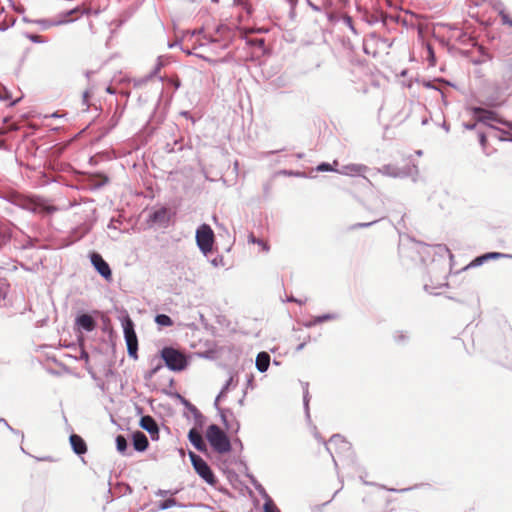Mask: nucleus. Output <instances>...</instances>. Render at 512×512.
<instances>
[{
  "label": "nucleus",
  "instance_id": "f257e3e1",
  "mask_svg": "<svg viewBox=\"0 0 512 512\" xmlns=\"http://www.w3.org/2000/svg\"><path fill=\"white\" fill-rule=\"evenodd\" d=\"M206 438L212 448L220 453H228L231 450V443L225 432L216 424H211L206 431Z\"/></svg>",
  "mask_w": 512,
  "mask_h": 512
},
{
  "label": "nucleus",
  "instance_id": "f03ea898",
  "mask_svg": "<svg viewBox=\"0 0 512 512\" xmlns=\"http://www.w3.org/2000/svg\"><path fill=\"white\" fill-rule=\"evenodd\" d=\"M161 358L171 371H183L188 365L186 355L173 347H164L161 350Z\"/></svg>",
  "mask_w": 512,
  "mask_h": 512
},
{
  "label": "nucleus",
  "instance_id": "7ed1b4c3",
  "mask_svg": "<svg viewBox=\"0 0 512 512\" xmlns=\"http://www.w3.org/2000/svg\"><path fill=\"white\" fill-rule=\"evenodd\" d=\"M122 327L124 333V339L127 345V352L129 357L137 359L138 351V338L135 332L134 323L132 319L127 315L122 320Z\"/></svg>",
  "mask_w": 512,
  "mask_h": 512
},
{
  "label": "nucleus",
  "instance_id": "20e7f679",
  "mask_svg": "<svg viewBox=\"0 0 512 512\" xmlns=\"http://www.w3.org/2000/svg\"><path fill=\"white\" fill-rule=\"evenodd\" d=\"M189 458L191 460V464L196 471V473L209 485H214L216 483V477L209 467V465L204 461L199 455L190 451Z\"/></svg>",
  "mask_w": 512,
  "mask_h": 512
},
{
  "label": "nucleus",
  "instance_id": "39448f33",
  "mask_svg": "<svg viewBox=\"0 0 512 512\" xmlns=\"http://www.w3.org/2000/svg\"><path fill=\"white\" fill-rule=\"evenodd\" d=\"M196 243L199 250L207 255L212 250L214 243V232L208 224L200 225L196 230Z\"/></svg>",
  "mask_w": 512,
  "mask_h": 512
},
{
  "label": "nucleus",
  "instance_id": "423d86ee",
  "mask_svg": "<svg viewBox=\"0 0 512 512\" xmlns=\"http://www.w3.org/2000/svg\"><path fill=\"white\" fill-rule=\"evenodd\" d=\"M325 448L330 453L334 461L335 467H337V461L335 454L350 453L351 445L341 435L335 434L331 436L328 442H325Z\"/></svg>",
  "mask_w": 512,
  "mask_h": 512
},
{
  "label": "nucleus",
  "instance_id": "0eeeda50",
  "mask_svg": "<svg viewBox=\"0 0 512 512\" xmlns=\"http://www.w3.org/2000/svg\"><path fill=\"white\" fill-rule=\"evenodd\" d=\"M470 110L477 122L483 123L491 129H495L494 123L502 124V121H504L492 110L477 106L472 107Z\"/></svg>",
  "mask_w": 512,
  "mask_h": 512
},
{
  "label": "nucleus",
  "instance_id": "6e6552de",
  "mask_svg": "<svg viewBox=\"0 0 512 512\" xmlns=\"http://www.w3.org/2000/svg\"><path fill=\"white\" fill-rule=\"evenodd\" d=\"M412 170H417V167L413 165L412 167L406 166L404 168H399L393 164H386L380 168H377V172L392 178H405L412 174Z\"/></svg>",
  "mask_w": 512,
  "mask_h": 512
},
{
  "label": "nucleus",
  "instance_id": "1a4fd4ad",
  "mask_svg": "<svg viewBox=\"0 0 512 512\" xmlns=\"http://www.w3.org/2000/svg\"><path fill=\"white\" fill-rule=\"evenodd\" d=\"M90 261L95 270L107 281L112 279V271L109 264L97 252L90 254Z\"/></svg>",
  "mask_w": 512,
  "mask_h": 512
},
{
  "label": "nucleus",
  "instance_id": "9d476101",
  "mask_svg": "<svg viewBox=\"0 0 512 512\" xmlns=\"http://www.w3.org/2000/svg\"><path fill=\"white\" fill-rule=\"evenodd\" d=\"M139 425L143 430L150 434L152 440H157L159 438V427L152 416H142Z\"/></svg>",
  "mask_w": 512,
  "mask_h": 512
},
{
  "label": "nucleus",
  "instance_id": "9b49d317",
  "mask_svg": "<svg viewBox=\"0 0 512 512\" xmlns=\"http://www.w3.org/2000/svg\"><path fill=\"white\" fill-rule=\"evenodd\" d=\"M178 398L181 402V404L189 411V413L192 414L195 422V426L197 428H202V426L205 423V417L203 414L198 410V408L193 405L190 401H188L185 397L178 395Z\"/></svg>",
  "mask_w": 512,
  "mask_h": 512
},
{
  "label": "nucleus",
  "instance_id": "f8f14e48",
  "mask_svg": "<svg viewBox=\"0 0 512 512\" xmlns=\"http://www.w3.org/2000/svg\"><path fill=\"white\" fill-rule=\"evenodd\" d=\"M149 220L159 226L166 227L170 221L169 209L161 207L153 211L149 216Z\"/></svg>",
  "mask_w": 512,
  "mask_h": 512
},
{
  "label": "nucleus",
  "instance_id": "ddd939ff",
  "mask_svg": "<svg viewBox=\"0 0 512 512\" xmlns=\"http://www.w3.org/2000/svg\"><path fill=\"white\" fill-rule=\"evenodd\" d=\"M75 324L79 330L91 332L96 328L95 319L89 314H81L76 317Z\"/></svg>",
  "mask_w": 512,
  "mask_h": 512
},
{
  "label": "nucleus",
  "instance_id": "4468645a",
  "mask_svg": "<svg viewBox=\"0 0 512 512\" xmlns=\"http://www.w3.org/2000/svg\"><path fill=\"white\" fill-rule=\"evenodd\" d=\"M369 168L363 164H348L337 170L338 173L347 176H362Z\"/></svg>",
  "mask_w": 512,
  "mask_h": 512
},
{
  "label": "nucleus",
  "instance_id": "2eb2a0df",
  "mask_svg": "<svg viewBox=\"0 0 512 512\" xmlns=\"http://www.w3.org/2000/svg\"><path fill=\"white\" fill-rule=\"evenodd\" d=\"M188 439L190 443L200 452H206L207 451V445L201 435V433L196 429L192 428L190 429L188 433Z\"/></svg>",
  "mask_w": 512,
  "mask_h": 512
},
{
  "label": "nucleus",
  "instance_id": "dca6fc26",
  "mask_svg": "<svg viewBox=\"0 0 512 512\" xmlns=\"http://www.w3.org/2000/svg\"><path fill=\"white\" fill-rule=\"evenodd\" d=\"M38 199L39 198L18 197L15 204L26 211L38 213Z\"/></svg>",
  "mask_w": 512,
  "mask_h": 512
},
{
  "label": "nucleus",
  "instance_id": "f3484780",
  "mask_svg": "<svg viewBox=\"0 0 512 512\" xmlns=\"http://www.w3.org/2000/svg\"><path fill=\"white\" fill-rule=\"evenodd\" d=\"M69 441L75 454L83 455L87 452V445L81 436L77 434H71Z\"/></svg>",
  "mask_w": 512,
  "mask_h": 512
},
{
  "label": "nucleus",
  "instance_id": "a211bd4d",
  "mask_svg": "<svg viewBox=\"0 0 512 512\" xmlns=\"http://www.w3.org/2000/svg\"><path fill=\"white\" fill-rule=\"evenodd\" d=\"M500 258H510L512 259V254H505L500 252H489L486 254H483L473 260V262L470 264V266H479L482 265L484 262L490 259H500Z\"/></svg>",
  "mask_w": 512,
  "mask_h": 512
},
{
  "label": "nucleus",
  "instance_id": "6ab92c4d",
  "mask_svg": "<svg viewBox=\"0 0 512 512\" xmlns=\"http://www.w3.org/2000/svg\"><path fill=\"white\" fill-rule=\"evenodd\" d=\"M134 449L143 452L148 448L149 442L146 435L141 431H136L132 435Z\"/></svg>",
  "mask_w": 512,
  "mask_h": 512
},
{
  "label": "nucleus",
  "instance_id": "aec40b11",
  "mask_svg": "<svg viewBox=\"0 0 512 512\" xmlns=\"http://www.w3.org/2000/svg\"><path fill=\"white\" fill-rule=\"evenodd\" d=\"M255 365L259 372H266L270 365V355L265 351L258 353Z\"/></svg>",
  "mask_w": 512,
  "mask_h": 512
},
{
  "label": "nucleus",
  "instance_id": "412c9836",
  "mask_svg": "<svg viewBox=\"0 0 512 512\" xmlns=\"http://www.w3.org/2000/svg\"><path fill=\"white\" fill-rule=\"evenodd\" d=\"M336 315L332 313L323 314L320 316L314 317L312 320L305 323V326L310 328L312 326H315L317 324L323 323L325 321L334 320L336 319Z\"/></svg>",
  "mask_w": 512,
  "mask_h": 512
},
{
  "label": "nucleus",
  "instance_id": "4be33fe9",
  "mask_svg": "<svg viewBox=\"0 0 512 512\" xmlns=\"http://www.w3.org/2000/svg\"><path fill=\"white\" fill-rule=\"evenodd\" d=\"M37 206H39L38 213H41V214L50 215V214H53L56 211H58V208L56 206L48 204L44 199H41V198L38 199Z\"/></svg>",
  "mask_w": 512,
  "mask_h": 512
},
{
  "label": "nucleus",
  "instance_id": "5701e85b",
  "mask_svg": "<svg viewBox=\"0 0 512 512\" xmlns=\"http://www.w3.org/2000/svg\"><path fill=\"white\" fill-rule=\"evenodd\" d=\"M309 401H310V395H309V391H308V383H305L304 387H303V405H304L305 415H306L307 419H310Z\"/></svg>",
  "mask_w": 512,
  "mask_h": 512
},
{
  "label": "nucleus",
  "instance_id": "b1692460",
  "mask_svg": "<svg viewBox=\"0 0 512 512\" xmlns=\"http://www.w3.org/2000/svg\"><path fill=\"white\" fill-rule=\"evenodd\" d=\"M155 322L160 326H171L173 321L170 316L166 314H157L155 316Z\"/></svg>",
  "mask_w": 512,
  "mask_h": 512
},
{
  "label": "nucleus",
  "instance_id": "393cba45",
  "mask_svg": "<svg viewBox=\"0 0 512 512\" xmlns=\"http://www.w3.org/2000/svg\"><path fill=\"white\" fill-rule=\"evenodd\" d=\"M127 447H128V442H127L126 438L123 435H118L116 437V448H117L118 452H120L121 454H124L125 451L127 450Z\"/></svg>",
  "mask_w": 512,
  "mask_h": 512
},
{
  "label": "nucleus",
  "instance_id": "a878e982",
  "mask_svg": "<svg viewBox=\"0 0 512 512\" xmlns=\"http://www.w3.org/2000/svg\"><path fill=\"white\" fill-rule=\"evenodd\" d=\"M265 503L263 506L264 512H280L272 499L264 492Z\"/></svg>",
  "mask_w": 512,
  "mask_h": 512
},
{
  "label": "nucleus",
  "instance_id": "bb28decb",
  "mask_svg": "<svg viewBox=\"0 0 512 512\" xmlns=\"http://www.w3.org/2000/svg\"><path fill=\"white\" fill-rule=\"evenodd\" d=\"M493 130L495 131L494 137L498 138L500 141H512V136L509 132L497 127Z\"/></svg>",
  "mask_w": 512,
  "mask_h": 512
},
{
  "label": "nucleus",
  "instance_id": "cd10ccee",
  "mask_svg": "<svg viewBox=\"0 0 512 512\" xmlns=\"http://www.w3.org/2000/svg\"><path fill=\"white\" fill-rule=\"evenodd\" d=\"M35 23L40 25L42 30H47V29L51 28L52 26L61 24L62 21L53 22V21L48 20V19H38V20H35Z\"/></svg>",
  "mask_w": 512,
  "mask_h": 512
},
{
  "label": "nucleus",
  "instance_id": "c85d7f7f",
  "mask_svg": "<svg viewBox=\"0 0 512 512\" xmlns=\"http://www.w3.org/2000/svg\"><path fill=\"white\" fill-rule=\"evenodd\" d=\"M384 217H380L378 219H374L370 222H360V223H356L354 225H352L350 227V229L354 230V229H358V228H367V227H370L372 226L373 224L377 223L378 221L382 220Z\"/></svg>",
  "mask_w": 512,
  "mask_h": 512
},
{
  "label": "nucleus",
  "instance_id": "c756f323",
  "mask_svg": "<svg viewBox=\"0 0 512 512\" xmlns=\"http://www.w3.org/2000/svg\"><path fill=\"white\" fill-rule=\"evenodd\" d=\"M176 503L177 502H176V500L174 498H169V499H166V500L160 502L159 508L161 510H166V509H169V508L175 506Z\"/></svg>",
  "mask_w": 512,
  "mask_h": 512
},
{
  "label": "nucleus",
  "instance_id": "7c9ffc66",
  "mask_svg": "<svg viewBox=\"0 0 512 512\" xmlns=\"http://www.w3.org/2000/svg\"><path fill=\"white\" fill-rule=\"evenodd\" d=\"M249 240H250V242L256 243L257 245L261 246L263 251H265V252L269 251V245L266 242H264L263 240L257 239L253 235L250 236Z\"/></svg>",
  "mask_w": 512,
  "mask_h": 512
},
{
  "label": "nucleus",
  "instance_id": "2f4dec72",
  "mask_svg": "<svg viewBox=\"0 0 512 512\" xmlns=\"http://www.w3.org/2000/svg\"><path fill=\"white\" fill-rule=\"evenodd\" d=\"M394 340L397 343H404L408 340V335L403 331H396L394 334Z\"/></svg>",
  "mask_w": 512,
  "mask_h": 512
},
{
  "label": "nucleus",
  "instance_id": "473e14b6",
  "mask_svg": "<svg viewBox=\"0 0 512 512\" xmlns=\"http://www.w3.org/2000/svg\"><path fill=\"white\" fill-rule=\"evenodd\" d=\"M499 16L501 17V21L504 25L512 27V19L504 10L499 11Z\"/></svg>",
  "mask_w": 512,
  "mask_h": 512
},
{
  "label": "nucleus",
  "instance_id": "72a5a7b5",
  "mask_svg": "<svg viewBox=\"0 0 512 512\" xmlns=\"http://www.w3.org/2000/svg\"><path fill=\"white\" fill-rule=\"evenodd\" d=\"M317 171L319 172H325V171H336V169H334L329 163H321L317 166L316 168Z\"/></svg>",
  "mask_w": 512,
  "mask_h": 512
},
{
  "label": "nucleus",
  "instance_id": "f704fd0d",
  "mask_svg": "<svg viewBox=\"0 0 512 512\" xmlns=\"http://www.w3.org/2000/svg\"><path fill=\"white\" fill-rule=\"evenodd\" d=\"M232 381H233L232 377H230L227 380L226 384L223 386V388L221 389L220 393L218 394V398H222V397H224L226 395V393H227V391L229 389V386L232 383Z\"/></svg>",
  "mask_w": 512,
  "mask_h": 512
},
{
  "label": "nucleus",
  "instance_id": "c9c22d12",
  "mask_svg": "<svg viewBox=\"0 0 512 512\" xmlns=\"http://www.w3.org/2000/svg\"><path fill=\"white\" fill-rule=\"evenodd\" d=\"M26 37L33 43H44V39L36 34H26Z\"/></svg>",
  "mask_w": 512,
  "mask_h": 512
},
{
  "label": "nucleus",
  "instance_id": "e433bc0d",
  "mask_svg": "<svg viewBox=\"0 0 512 512\" xmlns=\"http://www.w3.org/2000/svg\"><path fill=\"white\" fill-rule=\"evenodd\" d=\"M286 1L290 6L291 17H294V13H295L296 6L298 4V0H286Z\"/></svg>",
  "mask_w": 512,
  "mask_h": 512
},
{
  "label": "nucleus",
  "instance_id": "4c0bfd02",
  "mask_svg": "<svg viewBox=\"0 0 512 512\" xmlns=\"http://www.w3.org/2000/svg\"><path fill=\"white\" fill-rule=\"evenodd\" d=\"M0 422L4 423L8 427V429L11 430L14 434L21 435L22 438L24 437V434L22 432L13 429L5 419L0 418Z\"/></svg>",
  "mask_w": 512,
  "mask_h": 512
},
{
  "label": "nucleus",
  "instance_id": "58836bf2",
  "mask_svg": "<svg viewBox=\"0 0 512 512\" xmlns=\"http://www.w3.org/2000/svg\"><path fill=\"white\" fill-rule=\"evenodd\" d=\"M161 368H162L161 364H158L157 366L152 368L151 371L148 373L147 378H152Z\"/></svg>",
  "mask_w": 512,
  "mask_h": 512
},
{
  "label": "nucleus",
  "instance_id": "ea45409f",
  "mask_svg": "<svg viewBox=\"0 0 512 512\" xmlns=\"http://www.w3.org/2000/svg\"><path fill=\"white\" fill-rule=\"evenodd\" d=\"M281 173L284 175H288V176H303L304 175V173H301V172H294V171H288V170H283Z\"/></svg>",
  "mask_w": 512,
  "mask_h": 512
},
{
  "label": "nucleus",
  "instance_id": "a19ab883",
  "mask_svg": "<svg viewBox=\"0 0 512 512\" xmlns=\"http://www.w3.org/2000/svg\"><path fill=\"white\" fill-rule=\"evenodd\" d=\"M344 22H345V23L350 27V29H351L352 31H354V32H355V29H354V27H353V25H352V18H351L350 16H346V17L344 18Z\"/></svg>",
  "mask_w": 512,
  "mask_h": 512
},
{
  "label": "nucleus",
  "instance_id": "79ce46f5",
  "mask_svg": "<svg viewBox=\"0 0 512 512\" xmlns=\"http://www.w3.org/2000/svg\"><path fill=\"white\" fill-rule=\"evenodd\" d=\"M82 97H83V104H85L86 106H88L87 101H88V98L90 97V93H89V91H87V90H86V91H84V92H83Z\"/></svg>",
  "mask_w": 512,
  "mask_h": 512
},
{
  "label": "nucleus",
  "instance_id": "37998d69",
  "mask_svg": "<svg viewBox=\"0 0 512 512\" xmlns=\"http://www.w3.org/2000/svg\"><path fill=\"white\" fill-rule=\"evenodd\" d=\"M479 142L482 146L486 144V136L484 133H479Z\"/></svg>",
  "mask_w": 512,
  "mask_h": 512
},
{
  "label": "nucleus",
  "instance_id": "c03bdc74",
  "mask_svg": "<svg viewBox=\"0 0 512 512\" xmlns=\"http://www.w3.org/2000/svg\"><path fill=\"white\" fill-rule=\"evenodd\" d=\"M464 128L467 130H474L476 128V123H465Z\"/></svg>",
  "mask_w": 512,
  "mask_h": 512
},
{
  "label": "nucleus",
  "instance_id": "a18cd8bd",
  "mask_svg": "<svg viewBox=\"0 0 512 512\" xmlns=\"http://www.w3.org/2000/svg\"><path fill=\"white\" fill-rule=\"evenodd\" d=\"M306 2L314 11H320V7L312 3L310 0H306Z\"/></svg>",
  "mask_w": 512,
  "mask_h": 512
},
{
  "label": "nucleus",
  "instance_id": "49530a36",
  "mask_svg": "<svg viewBox=\"0 0 512 512\" xmlns=\"http://www.w3.org/2000/svg\"><path fill=\"white\" fill-rule=\"evenodd\" d=\"M502 125L507 126L509 129L512 130V122L510 121H502Z\"/></svg>",
  "mask_w": 512,
  "mask_h": 512
},
{
  "label": "nucleus",
  "instance_id": "de8ad7c7",
  "mask_svg": "<svg viewBox=\"0 0 512 512\" xmlns=\"http://www.w3.org/2000/svg\"><path fill=\"white\" fill-rule=\"evenodd\" d=\"M314 436L319 442H323L325 444V441L317 432H315Z\"/></svg>",
  "mask_w": 512,
  "mask_h": 512
},
{
  "label": "nucleus",
  "instance_id": "09e8293b",
  "mask_svg": "<svg viewBox=\"0 0 512 512\" xmlns=\"http://www.w3.org/2000/svg\"><path fill=\"white\" fill-rule=\"evenodd\" d=\"M195 55H196L197 57H200V58L204 59L205 61H207V62H209V63L214 62L212 59L207 58V57H204V56H202V55H198V54H195Z\"/></svg>",
  "mask_w": 512,
  "mask_h": 512
},
{
  "label": "nucleus",
  "instance_id": "8fccbe9b",
  "mask_svg": "<svg viewBox=\"0 0 512 512\" xmlns=\"http://www.w3.org/2000/svg\"><path fill=\"white\" fill-rule=\"evenodd\" d=\"M507 68L512 72V57L507 61Z\"/></svg>",
  "mask_w": 512,
  "mask_h": 512
},
{
  "label": "nucleus",
  "instance_id": "3c124183",
  "mask_svg": "<svg viewBox=\"0 0 512 512\" xmlns=\"http://www.w3.org/2000/svg\"><path fill=\"white\" fill-rule=\"evenodd\" d=\"M168 46H169V48H174V47L180 46V42L176 41L174 43H170Z\"/></svg>",
  "mask_w": 512,
  "mask_h": 512
},
{
  "label": "nucleus",
  "instance_id": "603ef678",
  "mask_svg": "<svg viewBox=\"0 0 512 512\" xmlns=\"http://www.w3.org/2000/svg\"><path fill=\"white\" fill-rule=\"evenodd\" d=\"M305 344H306L305 342L300 343V344L297 346L296 351H301V350L304 348Z\"/></svg>",
  "mask_w": 512,
  "mask_h": 512
},
{
  "label": "nucleus",
  "instance_id": "864d4df0",
  "mask_svg": "<svg viewBox=\"0 0 512 512\" xmlns=\"http://www.w3.org/2000/svg\"><path fill=\"white\" fill-rule=\"evenodd\" d=\"M181 49H182V51H183L184 53H186L187 55H192V54H193V53H192V51H191V50H189V49H185V48H183V47H181Z\"/></svg>",
  "mask_w": 512,
  "mask_h": 512
},
{
  "label": "nucleus",
  "instance_id": "5fc2aeb1",
  "mask_svg": "<svg viewBox=\"0 0 512 512\" xmlns=\"http://www.w3.org/2000/svg\"><path fill=\"white\" fill-rule=\"evenodd\" d=\"M22 20L26 23H35V20H30L29 18L27 17H23Z\"/></svg>",
  "mask_w": 512,
  "mask_h": 512
},
{
  "label": "nucleus",
  "instance_id": "6e6d98bb",
  "mask_svg": "<svg viewBox=\"0 0 512 512\" xmlns=\"http://www.w3.org/2000/svg\"><path fill=\"white\" fill-rule=\"evenodd\" d=\"M425 86L428 87V88L436 89L435 86L432 85L430 82L426 83Z\"/></svg>",
  "mask_w": 512,
  "mask_h": 512
},
{
  "label": "nucleus",
  "instance_id": "4d7b16f0",
  "mask_svg": "<svg viewBox=\"0 0 512 512\" xmlns=\"http://www.w3.org/2000/svg\"><path fill=\"white\" fill-rule=\"evenodd\" d=\"M288 301H291V302H298V303H300V304H301V302H300V301H298V300H296L294 297H290V298H288Z\"/></svg>",
  "mask_w": 512,
  "mask_h": 512
},
{
  "label": "nucleus",
  "instance_id": "13d9d810",
  "mask_svg": "<svg viewBox=\"0 0 512 512\" xmlns=\"http://www.w3.org/2000/svg\"><path fill=\"white\" fill-rule=\"evenodd\" d=\"M220 401H221V398H218V396H217L216 399H215L214 405L217 407L218 406V402H220Z\"/></svg>",
  "mask_w": 512,
  "mask_h": 512
},
{
  "label": "nucleus",
  "instance_id": "bf43d9fd",
  "mask_svg": "<svg viewBox=\"0 0 512 512\" xmlns=\"http://www.w3.org/2000/svg\"><path fill=\"white\" fill-rule=\"evenodd\" d=\"M220 401H221V398H218V396H217L216 399H215L214 405L217 407L218 406V402H220Z\"/></svg>",
  "mask_w": 512,
  "mask_h": 512
},
{
  "label": "nucleus",
  "instance_id": "052dcab7",
  "mask_svg": "<svg viewBox=\"0 0 512 512\" xmlns=\"http://www.w3.org/2000/svg\"><path fill=\"white\" fill-rule=\"evenodd\" d=\"M181 115H183V116H185V117H188V116H189V112H187V111H183V112H181Z\"/></svg>",
  "mask_w": 512,
  "mask_h": 512
},
{
  "label": "nucleus",
  "instance_id": "680f3d73",
  "mask_svg": "<svg viewBox=\"0 0 512 512\" xmlns=\"http://www.w3.org/2000/svg\"><path fill=\"white\" fill-rule=\"evenodd\" d=\"M166 493H167V491L160 490L158 494L161 496H164V495H166Z\"/></svg>",
  "mask_w": 512,
  "mask_h": 512
},
{
  "label": "nucleus",
  "instance_id": "e2e57ef3",
  "mask_svg": "<svg viewBox=\"0 0 512 512\" xmlns=\"http://www.w3.org/2000/svg\"><path fill=\"white\" fill-rule=\"evenodd\" d=\"M16 11L22 13V12H24V9L23 8H16Z\"/></svg>",
  "mask_w": 512,
  "mask_h": 512
},
{
  "label": "nucleus",
  "instance_id": "0e129e2a",
  "mask_svg": "<svg viewBox=\"0 0 512 512\" xmlns=\"http://www.w3.org/2000/svg\"><path fill=\"white\" fill-rule=\"evenodd\" d=\"M19 100H20V99L14 100V101L11 103V105H12V106H13V105H15L16 103H18V102H19Z\"/></svg>",
  "mask_w": 512,
  "mask_h": 512
},
{
  "label": "nucleus",
  "instance_id": "69168bd1",
  "mask_svg": "<svg viewBox=\"0 0 512 512\" xmlns=\"http://www.w3.org/2000/svg\"><path fill=\"white\" fill-rule=\"evenodd\" d=\"M304 155L302 153L297 154V158L301 159Z\"/></svg>",
  "mask_w": 512,
  "mask_h": 512
},
{
  "label": "nucleus",
  "instance_id": "338daca9",
  "mask_svg": "<svg viewBox=\"0 0 512 512\" xmlns=\"http://www.w3.org/2000/svg\"><path fill=\"white\" fill-rule=\"evenodd\" d=\"M253 381V377L251 376L249 379H248V384H251Z\"/></svg>",
  "mask_w": 512,
  "mask_h": 512
},
{
  "label": "nucleus",
  "instance_id": "774afa93",
  "mask_svg": "<svg viewBox=\"0 0 512 512\" xmlns=\"http://www.w3.org/2000/svg\"><path fill=\"white\" fill-rule=\"evenodd\" d=\"M443 127H444L447 131L449 130V128H448V126L446 125V123H444V124H443Z\"/></svg>",
  "mask_w": 512,
  "mask_h": 512
}]
</instances>
